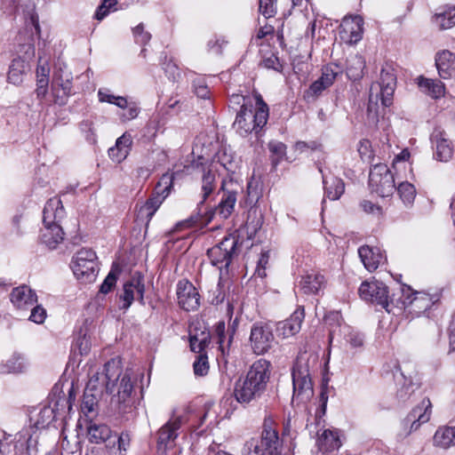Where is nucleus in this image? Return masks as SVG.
Wrapping results in <instances>:
<instances>
[{"label":"nucleus","mask_w":455,"mask_h":455,"mask_svg":"<svg viewBox=\"0 0 455 455\" xmlns=\"http://www.w3.org/2000/svg\"><path fill=\"white\" fill-rule=\"evenodd\" d=\"M253 99L254 108L250 98L238 94H233L230 98L232 104L240 105L233 127L242 137H246L251 132L259 136L268 120L269 108L262 96L259 92H254Z\"/></svg>","instance_id":"1"},{"label":"nucleus","mask_w":455,"mask_h":455,"mask_svg":"<svg viewBox=\"0 0 455 455\" xmlns=\"http://www.w3.org/2000/svg\"><path fill=\"white\" fill-rule=\"evenodd\" d=\"M271 376V363L266 359L255 361L245 375L235 381L233 395L237 403L246 406L257 402L266 392Z\"/></svg>","instance_id":"2"},{"label":"nucleus","mask_w":455,"mask_h":455,"mask_svg":"<svg viewBox=\"0 0 455 455\" xmlns=\"http://www.w3.org/2000/svg\"><path fill=\"white\" fill-rule=\"evenodd\" d=\"M139 375L132 369H126L118 379H112V393L115 387L116 394L111 397V406L115 412L128 421L137 417L136 387Z\"/></svg>","instance_id":"3"},{"label":"nucleus","mask_w":455,"mask_h":455,"mask_svg":"<svg viewBox=\"0 0 455 455\" xmlns=\"http://www.w3.org/2000/svg\"><path fill=\"white\" fill-rule=\"evenodd\" d=\"M396 87V76L391 68H382L379 82L372 83L369 92L367 117L372 124L379 122V101L383 108L393 104Z\"/></svg>","instance_id":"4"},{"label":"nucleus","mask_w":455,"mask_h":455,"mask_svg":"<svg viewBox=\"0 0 455 455\" xmlns=\"http://www.w3.org/2000/svg\"><path fill=\"white\" fill-rule=\"evenodd\" d=\"M65 210L59 198L47 201L43 211V224L40 239L50 249H54L64 239V232L59 222L64 218Z\"/></svg>","instance_id":"5"},{"label":"nucleus","mask_w":455,"mask_h":455,"mask_svg":"<svg viewBox=\"0 0 455 455\" xmlns=\"http://www.w3.org/2000/svg\"><path fill=\"white\" fill-rule=\"evenodd\" d=\"M173 173L166 172L163 174L148 199L140 206L137 204V221L145 223L146 227L148 226L156 211L170 195L173 186Z\"/></svg>","instance_id":"6"},{"label":"nucleus","mask_w":455,"mask_h":455,"mask_svg":"<svg viewBox=\"0 0 455 455\" xmlns=\"http://www.w3.org/2000/svg\"><path fill=\"white\" fill-rule=\"evenodd\" d=\"M293 394L292 403H305L314 395L313 383L309 373L308 358L306 353L299 354L291 371Z\"/></svg>","instance_id":"7"},{"label":"nucleus","mask_w":455,"mask_h":455,"mask_svg":"<svg viewBox=\"0 0 455 455\" xmlns=\"http://www.w3.org/2000/svg\"><path fill=\"white\" fill-rule=\"evenodd\" d=\"M242 244L243 240L236 232L229 234L207 251V257L211 264L220 271L228 270L233 259L238 256Z\"/></svg>","instance_id":"8"},{"label":"nucleus","mask_w":455,"mask_h":455,"mask_svg":"<svg viewBox=\"0 0 455 455\" xmlns=\"http://www.w3.org/2000/svg\"><path fill=\"white\" fill-rule=\"evenodd\" d=\"M402 296L396 299L398 308H408L409 312L419 315L429 309L440 299V295L429 294L425 291H412L410 286L401 288Z\"/></svg>","instance_id":"9"},{"label":"nucleus","mask_w":455,"mask_h":455,"mask_svg":"<svg viewBox=\"0 0 455 455\" xmlns=\"http://www.w3.org/2000/svg\"><path fill=\"white\" fill-rule=\"evenodd\" d=\"M121 375L120 361L117 359H111L104 364L102 371L93 373L86 385L88 392L93 391L100 393L103 395L112 393V379H118Z\"/></svg>","instance_id":"10"},{"label":"nucleus","mask_w":455,"mask_h":455,"mask_svg":"<svg viewBox=\"0 0 455 455\" xmlns=\"http://www.w3.org/2000/svg\"><path fill=\"white\" fill-rule=\"evenodd\" d=\"M72 270L82 282H92L99 271L95 251L87 248L79 250L72 259Z\"/></svg>","instance_id":"11"},{"label":"nucleus","mask_w":455,"mask_h":455,"mask_svg":"<svg viewBox=\"0 0 455 455\" xmlns=\"http://www.w3.org/2000/svg\"><path fill=\"white\" fill-rule=\"evenodd\" d=\"M358 293L362 299L379 305L388 313L393 311L392 306H395V295L389 296L387 287L381 282H363Z\"/></svg>","instance_id":"12"},{"label":"nucleus","mask_w":455,"mask_h":455,"mask_svg":"<svg viewBox=\"0 0 455 455\" xmlns=\"http://www.w3.org/2000/svg\"><path fill=\"white\" fill-rule=\"evenodd\" d=\"M369 187L371 192L381 197L392 196L395 190V178L385 164H375L369 174Z\"/></svg>","instance_id":"13"},{"label":"nucleus","mask_w":455,"mask_h":455,"mask_svg":"<svg viewBox=\"0 0 455 455\" xmlns=\"http://www.w3.org/2000/svg\"><path fill=\"white\" fill-rule=\"evenodd\" d=\"M216 172L212 169L205 170L204 168V174L202 177V188H201V200L197 204V213L196 215H191L188 220L179 222L176 225V229L183 228H190L199 223L203 217L202 208L207 199L215 192L217 188Z\"/></svg>","instance_id":"14"},{"label":"nucleus","mask_w":455,"mask_h":455,"mask_svg":"<svg viewBox=\"0 0 455 455\" xmlns=\"http://www.w3.org/2000/svg\"><path fill=\"white\" fill-rule=\"evenodd\" d=\"M275 337L269 323L257 322L252 324L249 338L250 346L256 355H264L273 347Z\"/></svg>","instance_id":"15"},{"label":"nucleus","mask_w":455,"mask_h":455,"mask_svg":"<svg viewBox=\"0 0 455 455\" xmlns=\"http://www.w3.org/2000/svg\"><path fill=\"white\" fill-rule=\"evenodd\" d=\"M220 190L222 195L220 203L215 206V213L226 220L234 212L237 196L243 192V187L231 179L228 180H223Z\"/></svg>","instance_id":"16"},{"label":"nucleus","mask_w":455,"mask_h":455,"mask_svg":"<svg viewBox=\"0 0 455 455\" xmlns=\"http://www.w3.org/2000/svg\"><path fill=\"white\" fill-rule=\"evenodd\" d=\"M265 455H279L282 452V440L277 430L274 427L273 419L265 418L261 437L259 440Z\"/></svg>","instance_id":"17"},{"label":"nucleus","mask_w":455,"mask_h":455,"mask_svg":"<svg viewBox=\"0 0 455 455\" xmlns=\"http://www.w3.org/2000/svg\"><path fill=\"white\" fill-rule=\"evenodd\" d=\"M177 298L180 307L186 311H194L199 307L200 295L196 288L187 280L178 283Z\"/></svg>","instance_id":"18"},{"label":"nucleus","mask_w":455,"mask_h":455,"mask_svg":"<svg viewBox=\"0 0 455 455\" xmlns=\"http://www.w3.org/2000/svg\"><path fill=\"white\" fill-rule=\"evenodd\" d=\"M183 419L181 417H174L168 420L157 433V449L164 451L174 445V442L179 435L178 430L180 428Z\"/></svg>","instance_id":"19"},{"label":"nucleus","mask_w":455,"mask_h":455,"mask_svg":"<svg viewBox=\"0 0 455 455\" xmlns=\"http://www.w3.org/2000/svg\"><path fill=\"white\" fill-rule=\"evenodd\" d=\"M131 442V433L128 430H124L120 434H116L115 439L108 441L104 449L92 451L91 455H127Z\"/></svg>","instance_id":"20"},{"label":"nucleus","mask_w":455,"mask_h":455,"mask_svg":"<svg viewBox=\"0 0 455 455\" xmlns=\"http://www.w3.org/2000/svg\"><path fill=\"white\" fill-rule=\"evenodd\" d=\"M431 141L435 148L434 157L440 162H449L453 156V144L447 134L435 129L431 135Z\"/></svg>","instance_id":"21"},{"label":"nucleus","mask_w":455,"mask_h":455,"mask_svg":"<svg viewBox=\"0 0 455 455\" xmlns=\"http://www.w3.org/2000/svg\"><path fill=\"white\" fill-rule=\"evenodd\" d=\"M305 317V310L303 306H299L292 315L286 320L281 321L276 325V332L278 336L289 338L300 331L301 323Z\"/></svg>","instance_id":"22"},{"label":"nucleus","mask_w":455,"mask_h":455,"mask_svg":"<svg viewBox=\"0 0 455 455\" xmlns=\"http://www.w3.org/2000/svg\"><path fill=\"white\" fill-rule=\"evenodd\" d=\"M438 75L443 79L455 78V53L449 50L436 52L435 57Z\"/></svg>","instance_id":"23"},{"label":"nucleus","mask_w":455,"mask_h":455,"mask_svg":"<svg viewBox=\"0 0 455 455\" xmlns=\"http://www.w3.org/2000/svg\"><path fill=\"white\" fill-rule=\"evenodd\" d=\"M11 301L17 308L26 309L36 303L37 296L30 287L21 285L12 291Z\"/></svg>","instance_id":"24"},{"label":"nucleus","mask_w":455,"mask_h":455,"mask_svg":"<svg viewBox=\"0 0 455 455\" xmlns=\"http://www.w3.org/2000/svg\"><path fill=\"white\" fill-rule=\"evenodd\" d=\"M431 407L430 400L424 398L419 405L412 409L406 418L408 422H411V430H417L421 424L430 419Z\"/></svg>","instance_id":"25"},{"label":"nucleus","mask_w":455,"mask_h":455,"mask_svg":"<svg viewBox=\"0 0 455 455\" xmlns=\"http://www.w3.org/2000/svg\"><path fill=\"white\" fill-rule=\"evenodd\" d=\"M358 254L363 266L370 272L376 270L384 259V256L378 247L363 245L358 249Z\"/></svg>","instance_id":"26"},{"label":"nucleus","mask_w":455,"mask_h":455,"mask_svg":"<svg viewBox=\"0 0 455 455\" xmlns=\"http://www.w3.org/2000/svg\"><path fill=\"white\" fill-rule=\"evenodd\" d=\"M397 371L399 373L395 374L397 386L396 398L401 402H405L419 388V384L414 382L411 377L407 378L400 369Z\"/></svg>","instance_id":"27"},{"label":"nucleus","mask_w":455,"mask_h":455,"mask_svg":"<svg viewBox=\"0 0 455 455\" xmlns=\"http://www.w3.org/2000/svg\"><path fill=\"white\" fill-rule=\"evenodd\" d=\"M29 69V64L24 59L20 57L13 59L9 66L7 81L15 85L20 84Z\"/></svg>","instance_id":"28"},{"label":"nucleus","mask_w":455,"mask_h":455,"mask_svg":"<svg viewBox=\"0 0 455 455\" xmlns=\"http://www.w3.org/2000/svg\"><path fill=\"white\" fill-rule=\"evenodd\" d=\"M132 144V136L126 132L124 133L116 140L115 146L108 149L109 157L116 163H121L129 155Z\"/></svg>","instance_id":"29"},{"label":"nucleus","mask_w":455,"mask_h":455,"mask_svg":"<svg viewBox=\"0 0 455 455\" xmlns=\"http://www.w3.org/2000/svg\"><path fill=\"white\" fill-rule=\"evenodd\" d=\"M87 436L91 443L107 444L112 438V430L106 424L91 421L87 427Z\"/></svg>","instance_id":"30"},{"label":"nucleus","mask_w":455,"mask_h":455,"mask_svg":"<svg viewBox=\"0 0 455 455\" xmlns=\"http://www.w3.org/2000/svg\"><path fill=\"white\" fill-rule=\"evenodd\" d=\"M319 172L322 173L325 196L331 200L339 199L345 190V184L343 180L337 177L326 176L325 174L323 173V171L320 167Z\"/></svg>","instance_id":"31"},{"label":"nucleus","mask_w":455,"mask_h":455,"mask_svg":"<svg viewBox=\"0 0 455 455\" xmlns=\"http://www.w3.org/2000/svg\"><path fill=\"white\" fill-rule=\"evenodd\" d=\"M418 85L420 90L433 99H439L445 94L444 84L437 79H430L423 76L418 78Z\"/></svg>","instance_id":"32"},{"label":"nucleus","mask_w":455,"mask_h":455,"mask_svg":"<svg viewBox=\"0 0 455 455\" xmlns=\"http://www.w3.org/2000/svg\"><path fill=\"white\" fill-rule=\"evenodd\" d=\"M317 445L322 452H332L341 446L338 432L325 429L317 439Z\"/></svg>","instance_id":"33"},{"label":"nucleus","mask_w":455,"mask_h":455,"mask_svg":"<svg viewBox=\"0 0 455 455\" xmlns=\"http://www.w3.org/2000/svg\"><path fill=\"white\" fill-rule=\"evenodd\" d=\"M434 20L440 29H448L455 25V4L443 5L438 8Z\"/></svg>","instance_id":"34"},{"label":"nucleus","mask_w":455,"mask_h":455,"mask_svg":"<svg viewBox=\"0 0 455 455\" xmlns=\"http://www.w3.org/2000/svg\"><path fill=\"white\" fill-rule=\"evenodd\" d=\"M324 277L318 273H310L302 276L299 283L300 290L305 294H316L323 287Z\"/></svg>","instance_id":"35"},{"label":"nucleus","mask_w":455,"mask_h":455,"mask_svg":"<svg viewBox=\"0 0 455 455\" xmlns=\"http://www.w3.org/2000/svg\"><path fill=\"white\" fill-rule=\"evenodd\" d=\"M365 60L363 56L355 54L347 60L346 73L347 78L352 81H359L363 76Z\"/></svg>","instance_id":"36"},{"label":"nucleus","mask_w":455,"mask_h":455,"mask_svg":"<svg viewBox=\"0 0 455 455\" xmlns=\"http://www.w3.org/2000/svg\"><path fill=\"white\" fill-rule=\"evenodd\" d=\"M73 76L70 72L64 70L61 67L56 68L52 74L51 90L72 91Z\"/></svg>","instance_id":"37"},{"label":"nucleus","mask_w":455,"mask_h":455,"mask_svg":"<svg viewBox=\"0 0 455 455\" xmlns=\"http://www.w3.org/2000/svg\"><path fill=\"white\" fill-rule=\"evenodd\" d=\"M434 444L443 449L455 445V427H439L433 438Z\"/></svg>","instance_id":"38"},{"label":"nucleus","mask_w":455,"mask_h":455,"mask_svg":"<svg viewBox=\"0 0 455 455\" xmlns=\"http://www.w3.org/2000/svg\"><path fill=\"white\" fill-rule=\"evenodd\" d=\"M103 395L100 393L93 391L88 392L85 388L84 392L83 401L81 404V411L85 416H89L91 413H95L98 411L99 401Z\"/></svg>","instance_id":"39"},{"label":"nucleus","mask_w":455,"mask_h":455,"mask_svg":"<svg viewBox=\"0 0 455 455\" xmlns=\"http://www.w3.org/2000/svg\"><path fill=\"white\" fill-rule=\"evenodd\" d=\"M24 369V358L14 354L5 363H1L0 374L20 373Z\"/></svg>","instance_id":"40"},{"label":"nucleus","mask_w":455,"mask_h":455,"mask_svg":"<svg viewBox=\"0 0 455 455\" xmlns=\"http://www.w3.org/2000/svg\"><path fill=\"white\" fill-rule=\"evenodd\" d=\"M268 149L270 151L271 164L273 168H276L286 155V145L280 141H270L268 143Z\"/></svg>","instance_id":"41"},{"label":"nucleus","mask_w":455,"mask_h":455,"mask_svg":"<svg viewBox=\"0 0 455 455\" xmlns=\"http://www.w3.org/2000/svg\"><path fill=\"white\" fill-rule=\"evenodd\" d=\"M395 189L405 205L412 204L416 197V189L412 184L407 181L401 182Z\"/></svg>","instance_id":"42"},{"label":"nucleus","mask_w":455,"mask_h":455,"mask_svg":"<svg viewBox=\"0 0 455 455\" xmlns=\"http://www.w3.org/2000/svg\"><path fill=\"white\" fill-rule=\"evenodd\" d=\"M261 188L259 182L251 179L247 184L245 203L250 207H253L257 204L258 201L261 197Z\"/></svg>","instance_id":"43"},{"label":"nucleus","mask_w":455,"mask_h":455,"mask_svg":"<svg viewBox=\"0 0 455 455\" xmlns=\"http://www.w3.org/2000/svg\"><path fill=\"white\" fill-rule=\"evenodd\" d=\"M119 108L124 110L118 115L122 123H126L135 119L140 112V108L138 106V104L134 101H128L126 98L125 104Z\"/></svg>","instance_id":"44"},{"label":"nucleus","mask_w":455,"mask_h":455,"mask_svg":"<svg viewBox=\"0 0 455 455\" xmlns=\"http://www.w3.org/2000/svg\"><path fill=\"white\" fill-rule=\"evenodd\" d=\"M134 288L132 282V278L125 282L123 286V293L120 294L119 299L123 302L120 308L126 310L128 309L134 300Z\"/></svg>","instance_id":"45"},{"label":"nucleus","mask_w":455,"mask_h":455,"mask_svg":"<svg viewBox=\"0 0 455 455\" xmlns=\"http://www.w3.org/2000/svg\"><path fill=\"white\" fill-rule=\"evenodd\" d=\"M340 73L339 67L336 64H329L323 68L322 76L319 77L325 86L330 87L332 85L337 76Z\"/></svg>","instance_id":"46"},{"label":"nucleus","mask_w":455,"mask_h":455,"mask_svg":"<svg viewBox=\"0 0 455 455\" xmlns=\"http://www.w3.org/2000/svg\"><path fill=\"white\" fill-rule=\"evenodd\" d=\"M209 335L202 331L200 337L198 335L190 334L189 346L190 349L196 353H201L208 345Z\"/></svg>","instance_id":"47"},{"label":"nucleus","mask_w":455,"mask_h":455,"mask_svg":"<svg viewBox=\"0 0 455 455\" xmlns=\"http://www.w3.org/2000/svg\"><path fill=\"white\" fill-rule=\"evenodd\" d=\"M99 100L100 102H107L114 104L117 107H122L125 104V98L122 96H115L109 92L108 90L100 89L98 92Z\"/></svg>","instance_id":"48"},{"label":"nucleus","mask_w":455,"mask_h":455,"mask_svg":"<svg viewBox=\"0 0 455 455\" xmlns=\"http://www.w3.org/2000/svg\"><path fill=\"white\" fill-rule=\"evenodd\" d=\"M277 0H259V12L266 19L272 18L276 13Z\"/></svg>","instance_id":"49"},{"label":"nucleus","mask_w":455,"mask_h":455,"mask_svg":"<svg viewBox=\"0 0 455 455\" xmlns=\"http://www.w3.org/2000/svg\"><path fill=\"white\" fill-rule=\"evenodd\" d=\"M194 373L196 376H205L209 371L208 357L204 354L196 356V360L193 363Z\"/></svg>","instance_id":"50"},{"label":"nucleus","mask_w":455,"mask_h":455,"mask_svg":"<svg viewBox=\"0 0 455 455\" xmlns=\"http://www.w3.org/2000/svg\"><path fill=\"white\" fill-rule=\"evenodd\" d=\"M120 270L112 268L100 287L103 294L108 293L116 285Z\"/></svg>","instance_id":"51"},{"label":"nucleus","mask_w":455,"mask_h":455,"mask_svg":"<svg viewBox=\"0 0 455 455\" xmlns=\"http://www.w3.org/2000/svg\"><path fill=\"white\" fill-rule=\"evenodd\" d=\"M242 455H265L258 439L251 438L247 441L242 450Z\"/></svg>","instance_id":"52"},{"label":"nucleus","mask_w":455,"mask_h":455,"mask_svg":"<svg viewBox=\"0 0 455 455\" xmlns=\"http://www.w3.org/2000/svg\"><path fill=\"white\" fill-rule=\"evenodd\" d=\"M134 291L138 294V300L141 305H145L144 293H145V283L144 278L140 273H135L132 277Z\"/></svg>","instance_id":"53"},{"label":"nucleus","mask_w":455,"mask_h":455,"mask_svg":"<svg viewBox=\"0 0 455 455\" xmlns=\"http://www.w3.org/2000/svg\"><path fill=\"white\" fill-rule=\"evenodd\" d=\"M134 40L137 44L146 45L151 39V34L145 31L144 24L140 23L132 29Z\"/></svg>","instance_id":"54"},{"label":"nucleus","mask_w":455,"mask_h":455,"mask_svg":"<svg viewBox=\"0 0 455 455\" xmlns=\"http://www.w3.org/2000/svg\"><path fill=\"white\" fill-rule=\"evenodd\" d=\"M53 102L59 106H65L68 103V98L73 94L72 91L66 92L64 90H51Z\"/></svg>","instance_id":"55"},{"label":"nucleus","mask_w":455,"mask_h":455,"mask_svg":"<svg viewBox=\"0 0 455 455\" xmlns=\"http://www.w3.org/2000/svg\"><path fill=\"white\" fill-rule=\"evenodd\" d=\"M269 257V251H262L258 259L255 274L261 278L266 276V268L268 264Z\"/></svg>","instance_id":"56"},{"label":"nucleus","mask_w":455,"mask_h":455,"mask_svg":"<svg viewBox=\"0 0 455 455\" xmlns=\"http://www.w3.org/2000/svg\"><path fill=\"white\" fill-rule=\"evenodd\" d=\"M328 87L325 86L324 83L318 78L315 81L305 92V97L307 98H315L319 96L325 89Z\"/></svg>","instance_id":"57"},{"label":"nucleus","mask_w":455,"mask_h":455,"mask_svg":"<svg viewBox=\"0 0 455 455\" xmlns=\"http://www.w3.org/2000/svg\"><path fill=\"white\" fill-rule=\"evenodd\" d=\"M260 65L267 69H274L275 71H281L283 65L277 56L271 54L269 57L264 58Z\"/></svg>","instance_id":"58"},{"label":"nucleus","mask_w":455,"mask_h":455,"mask_svg":"<svg viewBox=\"0 0 455 455\" xmlns=\"http://www.w3.org/2000/svg\"><path fill=\"white\" fill-rule=\"evenodd\" d=\"M208 414V411L206 409H203L196 415H190L188 420L190 422L192 427L199 428L204 424Z\"/></svg>","instance_id":"59"},{"label":"nucleus","mask_w":455,"mask_h":455,"mask_svg":"<svg viewBox=\"0 0 455 455\" xmlns=\"http://www.w3.org/2000/svg\"><path fill=\"white\" fill-rule=\"evenodd\" d=\"M46 317V310L39 305L32 307L29 320L36 323H43Z\"/></svg>","instance_id":"60"},{"label":"nucleus","mask_w":455,"mask_h":455,"mask_svg":"<svg viewBox=\"0 0 455 455\" xmlns=\"http://www.w3.org/2000/svg\"><path fill=\"white\" fill-rule=\"evenodd\" d=\"M352 21L355 25L356 28L355 29L354 28H352V30L350 32L351 33L350 39L355 42H357V41L361 40V38H362L363 20L360 16H355L353 18Z\"/></svg>","instance_id":"61"},{"label":"nucleus","mask_w":455,"mask_h":455,"mask_svg":"<svg viewBox=\"0 0 455 455\" xmlns=\"http://www.w3.org/2000/svg\"><path fill=\"white\" fill-rule=\"evenodd\" d=\"M448 337L450 351H455V312L451 316V320L448 327Z\"/></svg>","instance_id":"62"},{"label":"nucleus","mask_w":455,"mask_h":455,"mask_svg":"<svg viewBox=\"0 0 455 455\" xmlns=\"http://www.w3.org/2000/svg\"><path fill=\"white\" fill-rule=\"evenodd\" d=\"M50 67L47 60L39 58L38 66L36 68V77H49Z\"/></svg>","instance_id":"63"},{"label":"nucleus","mask_w":455,"mask_h":455,"mask_svg":"<svg viewBox=\"0 0 455 455\" xmlns=\"http://www.w3.org/2000/svg\"><path fill=\"white\" fill-rule=\"evenodd\" d=\"M14 455H31L29 452V447L27 445L26 440L19 439L14 445Z\"/></svg>","instance_id":"64"}]
</instances>
